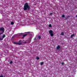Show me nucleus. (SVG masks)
Listing matches in <instances>:
<instances>
[{"mask_svg": "<svg viewBox=\"0 0 77 77\" xmlns=\"http://www.w3.org/2000/svg\"><path fill=\"white\" fill-rule=\"evenodd\" d=\"M65 17V15H62V18H64Z\"/></svg>", "mask_w": 77, "mask_h": 77, "instance_id": "dca6fc26", "label": "nucleus"}, {"mask_svg": "<svg viewBox=\"0 0 77 77\" xmlns=\"http://www.w3.org/2000/svg\"><path fill=\"white\" fill-rule=\"evenodd\" d=\"M0 77H3V75H2L0 76Z\"/></svg>", "mask_w": 77, "mask_h": 77, "instance_id": "5701e85b", "label": "nucleus"}, {"mask_svg": "<svg viewBox=\"0 0 77 77\" xmlns=\"http://www.w3.org/2000/svg\"><path fill=\"white\" fill-rule=\"evenodd\" d=\"M14 37H12V39L13 40V39H14Z\"/></svg>", "mask_w": 77, "mask_h": 77, "instance_id": "aec40b11", "label": "nucleus"}, {"mask_svg": "<svg viewBox=\"0 0 77 77\" xmlns=\"http://www.w3.org/2000/svg\"><path fill=\"white\" fill-rule=\"evenodd\" d=\"M5 36H6V35H5V34L3 35H2V38H3H3H4L5 37Z\"/></svg>", "mask_w": 77, "mask_h": 77, "instance_id": "6e6552de", "label": "nucleus"}, {"mask_svg": "<svg viewBox=\"0 0 77 77\" xmlns=\"http://www.w3.org/2000/svg\"><path fill=\"white\" fill-rule=\"evenodd\" d=\"M60 48V47L59 45H58L57 48V50H58V49H59Z\"/></svg>", "mask_w": 77, "mask_h": 77, "instance_id": "423d86ee", "label": "nucleus"}, {"mask_svg": "<svg viewBox=\"0 0 77 77\" xmlns=\"http://www.w3.org/2000/svg\"><path fill=\"white\" fill-rule=\"evenodd\" d=\"M14 44H17L18 45H21V44H22V43L21 42H14Z\"/></svg>", "mask_w": 77, "mask_h": 77, "instance_id": "20e7f679", "label": "nucleus"}, {"mask_svg": "<svg viewBox=\"0 0 77 77\" xmlns=\"http://www.w3.org/2000/svg\"><path fill=\"white\" fill-rule=\"evenodd\" d=\"M60 35H64V33L63 32H62Z\"/></svg>", "mask_w": 77, "mask_h": 77, "instance_id": "ddd939ff", "label": "nucleus"}, {"mask_svg": "<svg viewBox=\"0 0 77 77\" xmlns=\"http://www.w3.org/2000/svg\"><path fill=\"white\" fill-rule=\"evenodd\" d=\"M11 25H13V24H14V23L13 22H11Z\"/></svg>", "mask_w": 77, "mask_h": 77, "instance_id": "f8f14e48", "label": "nucleus"}, {"mask_svg": "<svg viewBox=\"0 0 77 77\" xmlns=\"http://www.w3.org/2000/svg\"><path fill=\"white\" fill-rule=\"evenodd\" d=\"M49 27H51V24H50L49 25Z\"/></svg>", "mask_w": 77, "mask_h": 77, "instance_id": "f3484780", "label": "nucleus"}, {"mask_svg": "<svg viewBox=\"0 0 77 77\" xmlns=\"http://www.w3.org/2000/svg\"><path fill=\"white\" fill-rule=\"evenodd\" d=\"M27 34H25L23 35V38H24V37H25V36H27Z\"/></svg>", "mask_w": 77, "mask_h": 77, "instance_id": "39448f33", "label": "nucleus"}, {"mask_svg": "<svg viewBox=\"0 0 77 77\" xmlns=\"http://www.w3.org/2000/svg\"><path fill=\"white\" fill-rule=\"evenodd\" d=\"M44 62H42L40 63V65H44Z\"/></svg>", "mask_w": 77, "mask_h": 77, "instance_id": "0eeeda50", "label": "nucleus"}, {"mask_svg": "<svg viewBox=\"0 0 77 77\" xmlns=\"http://www.w3.org/2000/svg\"><path fill=\"white\" fill-rule=\"evenodd\" d=\"M74 34H73L71 36V38H72V37H73V36H74Z\"/></svg>", "mask_w": 77, "mask_h": 77, "instance_id": "9d476101", "label": "nucleus"}, {"mask_svg": "<svg viewBox=\"0 0 77 77\" xmlns=\"http://www.w3.org/2000/svg\"><path fill=\"white\" fill-rule=\"evenodd\" d=\"M69 16H68L67 17V18H69Z\"/></svg>", "mask_w": 77, "mask_h": 77, "instance_id": "b1692460", "label": "nucleus"}, {"mask_svg": "<svg viewBox=\"0 0 77 77\" xmlns=\"http://www.w3.org/2000/svg\"><path fill=\"white\" fill-rule=\"evenodd\" d=\"M22 34H23V33H20V35H22Z\"/></svg>", "mask_w": 77, "mask_h": 77, "instance_id": "412c9836", "label": "nucleus"}, {"mask_svg": "<svg viewBox=\"0 0 77 77\" xmlns=\"http://www.w3.org/2000/svg\"><path fill=\"white\" fill-rule=\"evenodd\" d=\"M53 32L52 30H50L49 31V33L51 36H54V34L53 33Z\"/></svg>", "mask_w": 77, "mask_h": 77, "instance_id": "7ed1b4c3", "label": "nucleus"}, {"mask_svg": "<svg viewBox=\"0 0 77 77\" xmlns=\"http://www.w3.org/2000/svg\"><path fill=\"white\" fill-rule=\"evenodd\" d=\"M30 33V32H25V33H26L27 34H29Z\"/></svg>", "mask_w": 77, "mask_h": 77, "instance_id": "1a4fd4ad", "label": "nucleus"}, {"mask_svg": "<svg viewBox=\"0 0 77 77\" xmlns=\"http://www.w3.org/2000/svg\"><path fill=\"white\" fill-rule=\"evenodd\" d=\"M62 65H64V63H63H63H62Z\"/></svg>", "mask_w": 77, "mask_h": 77, "instance_id": "4be33fe9", "label": "nucleus"}, {"mask_svg": "<svg viewBox=\"0 0 77 77\" xmlns=\"http://www.w3.org/2000/svg\"><path fill=\"white\" fill-rule=\"evenodd\" d=\"M36 38H35L34 39V40H36Z\"/></svg>", "mask_w": 77, "mask_h": 77, "instance_id": "393cba45", "label": "nucleus"}, {"mask_svg": "<svg viewBox=\"0 0 77 77\" xmlns=\"http://www.w3.org/2000/svg\"><path fill=\"white\" fill-rule=\"evenodd\" d=\"M30 8V7L28 3H26L24 5L23 9L24 11L26 10H29Z\"/></svg>", "mask_w": 77, "mask_h": 77, "instance_id": "f257e3e1", "label": "nucleus"}, {"mask_svg": "<svg viewBox=\"0 0 77 77\" xmlns=\"http://www.w3.org/2000/svg\"><path fill=\"white\" fill-rule=\"evenodd\" d=\"M21 40H19V42H21Z\"/></svg>", "mask_w": 77, "mask_h": 77, "instance_id": "a878e982", "label": "nucleus"}, {"mask_svg": "<svg viewBox=\"0 0 77 77\" xmlns=\"http://www.w3.org/2000/svg\"><path fill=\"white\" fill-rule=\"evenodd\" d=\"M10 63V64H11L12 63V61H11Z\"/></svg>", "mask_w": 77, "mask_h": 77, "instance_id": "a211bd4d", "label": "nucleus"}, {"mask_svg": "<svg viewBox=\"0 0 77 77\" xmlns=\"http://www.w3.org/2000/svg\"><path fill=\"white\" fill-rule=\"evenodd\" d=\"M38 38L39 39H40L41 38V36L39 35L38 36Z\"/></svg>", "mask_w": 77, "mask_h": 77, "instance_id": "9b49d317", "label": "nucleus"}, {"mask_svg": "<svg viewBox=\"0 0 77 77\" xmlns=\"http://www.w3.org/2000/svg\"><path fill=\"white\" fill-rule=\"evenodd\" d=\"M3 39L2 38H0V41H3Z\"/></svg>", "mask_w": 77, "mask_h": 77, "instance_id": "2eb2a0df", "label": "nucleus"}, {"mask_svg": "<svg viewBox=\"0 0 77 77\" xmlns=\"http://www.w3.org/2000/svg\"><path fill=\"white\" fill-rule=\"evenodd\" d=\"M4 32H5V28L4 27L0 28V35L3 34Z\"/></svg>", "mask_w": 77, "mask_h": 77, "instance_id": "f03ea898", "label": "nucleus"}, {"mask_svg": "<svg viewBox=\"0 0 77 77\" xmlns=\"http://www.w3.org/2000/svg\"><path fill=\"white\" fill-rule=\"evenodd\" d=\"M50 15H53V13H50Z\"/></svg>", "mask_w": 77, "mask_h": 77, "instance_id": "6ab92c4d", "label": "nucleus"}, {"mask_svg": "<svg viewBox=\"0 0 77 77\" xmlns=\"http://www.w3.org/2000/svg\"><path fill=\"white\" fill-rule=\"evenodd\" d=\"M36 59L37 60H39V57H36Z\"/></svg>", "mask_w": 77, "mask_h": 77, "instance_id": "4468645a", "label": "nucleus"}]
</instances>
